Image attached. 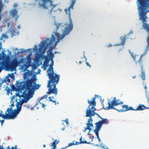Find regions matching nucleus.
<instances>
[{
	"label": "nucleus",
	"mask_w": 149,
	"mask_h": 149,
	"mask_svg": "<svg viewBox=\"0 0 149 149\" xmlns=\"http://www.w3.org/2000/svg\"><path fill=\"white\" fill-rule=\"evenodd\" d=\"M136 4L139 17V19L142 21L143 23L142 28L146 30L148 36L146 41L147 42V48L149 46V24H147V19L148 17L147 14L149 12V0H137Z\"/></svg>",
	"instance_id": "f257e3e1"
},
{
	"label": "nucleus",
	"mask_w": 149,
	"mask_h": 149,
	"mask_svg": "<svg viewBox=\"0 0 149 149\" xmlns=\"http://www.w3.org/2000/svg\"><path fill=\"white\" fill-rule=\"evenodd\" d=\"M76 1V0H71V4L70 6L68 8H66L64 10L66 14L68 15L69 22L68 24H65L66 26L65 28L64 31H63L62 34L61 35H60V34L56 32L55 33V35L57 38L56 42L54 45L55 46L56 45L57 43L59 42L61 39L64 38L66 35L68 34L73 29V25L70 16V10L71 8L73 9L74 6Z\"/></svg>",
	"instance_id": "f03ea898"
},
{
	"label": "nucleus",
	"mask_w": 149,
	"mask_h": 149,
	"mask_svg": "<svg viewBox=\"0 0 149 149\" xmlns=\"http://www.w3.org/2000/svg\"><path fill=\"white\" fill-rule=\"evenodd\" d=\"M40 86L39 85H37L33 79H28L23 82V86L21 87L22 88H25L23 95L26 102L33 97L35 90L38 89Z\"/></svg>",
	"instance_id": "7ed1b4c3"
},
{
	"label": "nucleus",
	"mask_w": 149,
	"mask_h": 149,
	"mask_svg": "<svg viewBox=\"0 0 149 149\" xmlns=\"http://www.w3.org/2000/svg\"><path fill=\"white\" fill-rule=\"evenodd\" d=\"M6 54L3 51L2 52V54H0V60H2V62L0 63V72L3 70L12 71L22 62L21 59L18 61L17 58H14L11 62L6 60Z\"/></svg>",
	"instance_id": "20e7f679"
},
{
	"label": "nucleus",
	"mask_w": 149,
	"mask_h": 149,
	"mask_svg": "<svg viewBox=\"0 0 149 149\" xmlns=\"http://www.w3.org/2000/svg\"><path fill=\"white\" fill-rule=\"evenodd\" d=\"M47 72L49 79L47 86L49 88L48 91L47 92V94H52L56 95L57 93L58 90L56 88V85L59 81L60 76L54 73V71H47Z\"/></svg>",
	"instance_id": "39448f33"
},
{
	"label": "nucleus",
	"mask_w": 149,
	"mask_h": 149,
	"mask_svg": "<svg viewBox=\"0 0 149 149\" xmlns=\"http://www.w3.org/2000/svg\"><path fill=\"white\" fill-rule=\"evenodd\" d=\"M109 100L108 102V106H105L103 104V108L106 110H109L111 109H114L117 110L119 112H123L129 110H133V108L132 107H129L127 105H123L121 106L122 109H116L114 108V107L118 106L119 105L122 104L123 102L120 101L119 100L116 99V97H114L112 101H110Z\"/></svg>",
	"instance_id": "423d86ee"
},
{
	"label": "nucleus",
	"mask_w": 149,
	"mask_h": 149,
	"mask_svg": "<svg viewBox=\"0 0 149 149\" xmlns=\"http://www.w3.org/2000/svg\"><path fill=\"white\" fill-rule=\"evenodd\" d=\"M38 1L39 7L47 10V13H52L53 11L56 12L58 10L61 11V9L56 8L57 4L53 3V1L52 0H35L36 2Z\"/></svg>",
	"instance_id": "0eeeda50"
},
{
	"label": "nucleus",
	"mask_w": 149,
	"mask_h": 149,
	"mask_svg": "<svg viewBox=\"0 0 149 149\" xmlns=\"http://www.w3.org/2000/svg\"><path fill=\"white\" fill-rule=\"evenodd\" d=\"M27 102L24 99L21 101L17 103L16 109L13 110L12 107L8 108L5 112L6 114L8 116V119H14L16 118L17 115L19 113L21 109L22 105L24 102Z\"/></svg>",
	"instance_id": "6e6552de"
},
{
	"label": "nucleus",
	"mask_w": 149,
	"mask_h": 149,
	"mask_svg": "<svg viewBox=\"0 0 149 149\" xmlns=\"http://www.w3.org/2000/svg\"><path fill=\"white\" fill-rule=\"evenodd\" d=\"M56 38L52 35L50 39L49 38H46L45 41H42L40 43L39 50L40 52L44 53L47 49L49 47L50 45H51L53 43L55 42Z\"/></svg>",
	"instance_id": "1a4fd4ad"
},
{
	"label": "nucleus",
	"mask_w": 149,
	"mask_h": 149,
	"mask_svg": "<svg viewBox=\"0 0 149 149\" xmlns=\"http://www.w3.org/2000/svg\"><path fill=\"white\" fill-rule=\"evenodd\" d=\"M97 95H95V97L92 98V101H91L89 100H88V103L89 104L88 106V109L86 110V114L87 113V111L89 110H90L91 111H92V110H93V109H96V108L95 107L96 105L95 100L97 97Z\"/></svg>",
	"instance_id": "9d476101"
},
{
	"label": "nucleus",
	"mask_w": 149,
	"mask_h": 149,
	"mask_svg": "<svg viewBox=\"0 0 149 149\" xmlns=\"http://www.w3.org/2000/svg\"><path fill=\"white\" fill-rule=\"evenodd\" d=\"M96 110V109H93V110L91 111L90 110H89L87 111V113L86 114L85 116L86 117H89V119H91V122H92L93 119L92 118V116H94L95 115L97 116L98 118H100L101 119L102 117L100 116V115L98 113H96L94 111Z\"/></svg>",
	"instance_id": "9b49d317"
},
{
	"label": "nucleus",
	"mask_w": 149,
	"mask_h": 149,
	"mask_svg": "<svg viewBox=\"0 0 149 149\" xmlns=\"http://www.w3.org/2000/svg\"><path fill=\"white\" fill-rule=\"evenodd\" d=\"M131 55L134 60L135 61L136 63L137 61L140 64H142V56L134 55L133 53H131Z\"/></svg>",
	"instance_id": "f8f14e48"
},
{
	"label": "nucleus",
	"mask_w": 149,
	"mask_h": 149,
	"mask_svg": "<svg viewBox=\"0 0 149 149\" xmlns=\"http://www.w3.org/2000/svg\"><path fill=\"white\" fill-rule=\"evenodd\" d=\"M82 137H81L80 138V142H76L75 143H74V142L75 141H73L72 143H70L69 144L68 146H67L66 147H67L68 146H71L73 145H78L80 144H81V143H87V144H90V143L89 142H87V141H82Z\"/></svg>",
	"instance_id": "ddd939ff"
},
{
	"label": "nucleus",
	"mask_w": 149,
	"mask_h": 149,
	"mask_svg": "<svg viewBox=\"0 0 149 149\" xmlns=\"http://www.w3.org/2000/svg\"><path fill=\"white\" fill-rule=\"evenodd\" d=\"M18 13L17 10L16 9H13L10 11V14L12 17H15V21H17V19L19 17V15L17 14Z\"/></svg>",
	"instance_id": "4468645a"
},
{
	"label": "nucleus",
	"mask_w": 149,
	"mask_h": 149,
	"mask_svg": "<svg viewBox=\"0 0 149 149\" xmlns=\"http://www.w3.org/2000/svg\"><path fill=\"white\" fill-rule=\"evenodd\" d=\"M91 119H88V123H86V127H85L84 130L83 131L84 132H86L87 130H88L90 131L91 130V127L93 126L92 123L91 122Z\"/></svg>",
	"instance_id": "2eb2a0df"
},
{
	"label": "nucleus",
	"mask_w": 149,
	"mask_h": 149,
	"mask_svg": "<svg viewBox=\"0 0 149 149\" xmlns=\"http://www.w3.org/2000/svg\"><path fill=\"white\" fill-rule=\"evenodd\" d=\"M147 103L149 105V107H146L143 104H140L136 109L133 108V110L134 111H142L146 109H149V102H148V100Z\"/></svg>",
	"instance_id": "dca6fc26"
},
{
	"label": "nucleus",
	"mask_w": 149,
	"mask_h": 149,
	"mask_svg": "<svg viewBox=\"0 0 149 149\" xmlns=\"http://www.w3.org/2000/svg\"><path fill=\"white\" fill-rule=\"evenodd\" d=\"M126 35H125L124 36H121L120 37L121 40V42L120 44H117L116 45V46H119L120 45H125L126 40Z\"/></svg>",
	"instance_id": "f3484780"
},
{
	"label": "nucleus",
	"mask_w": 149,
	"mask_h": 149,
	"mask_svg": "<svg viewBox=\"0 0 149 149\" xmlns=\"http://www.w3.org/2000/svg\"><path fill=\"white\" fill-rule=\"evenodd\" d=\"M95 124L96 125L95 128L94 130L100 131L101 127L102 126V123L101 122V120L98 121L95 123Z\"/></svg>",
	"instance_id": "a211bd4d"
},
{
	"label": "nucleus",
	"mask_w": 149,
	"mask_h": 149,
	"mask_svg": "<svg viewBox=\"0 0 149 149\" xmlns=\"http://www.w3.org/2000/svg\"><path fill=\"white\" fill-rule=\"evenodd\" d=\"M59 142V140L58 139H55L52 143L50 146L52 149H55L56 148V145Z\"/></svg>",
	"instance_id": "6ab92c4d"
},
{
	"label": "nucleus",
	"mask_w": 149,
	"mask_h": 149,
	"mask_svg": "<svg viewBox=\"0 0 149 149\" xmlns=\"http://www.w3.org/2000/svg\"><path fill=\"white\" fill-rule=\"evenodd\" d=\"M51 63L50 64L49 68L48 69L47 71H54L53 68V66L54 65V62L53 59H51Z\"/></svg>",
	"instance_id": "aec40b11"
},
{
	"label": "nucleus",
	"mask_w": 149,
	"mask_h": 149,
	"mask_svg": "<svg viewBox=\"0 0 149 149\" xmlns=\"http://www.w3.org/2000/svg\"><path fill=\"white\" fill-rule=\"evenodd\" d=\"M141 67V79L143 80H144L145 79V73L144 70H143V65L142 64H140Z\"/></svg>",
	"instance_id": "412c9836"
},
{
	"label": "nucleus",
	"mask_w": 149,
	"mask_h": 149,
	"mask_svg": "<svg viewBox=\"0 0 149 149\" xmlns=\"http://www.w3.org/2000/svg\"><path fill=\"white\" fill-rule=\"evenodd\" d=\"M144 88L145 89V93L146 95V97L147 98V100L149 102V94L148 93L147 90V86L146 85H144Z\"/></svg>",
	"instance_id": "4be33fe9"
},
{
	"label": "nucleus",
	"mask_w": 149,
	"mask_h": 149,
	"mask_svg": "<svg viewBox=\"0 0 149 149\" xmlns=\"http://www.w3.org/2000/svg\"><path fill=\"white\" fill-rule=\"evenodd\" d=\"M49 60V59L47 58H45L43 64L45 67H47L49 66L48 63Z\"/></svg>",
	"instance_id": "5701e85b"
},
{
	"label": "nucleus",
	"mask_w": 149,
	"mask_h": 149,
	"mask_svg": "<svg viewBox=\"0 0 149 149\" xmlns=\"http://www.w3.org/2000/svg\"><path fill=\"white\" fill-rule=\"evenodd\" d=\"M102 120H101V122L102 123V124H107L109 123L108 120L107 119H104L102 118Z\"/></svg>",
	"instance_id": "b1692460"
},
{
	"label": "nucleus",
	"mask_w": 149,
	"mask_h": 149,
	"mask_svg": "<svg viewBox=\"0 0 149 149\" xmlns=\"http://www.w3.org/2000/svg\"><path fill=\"white\" fill-rule=\"evenodd\" d=\"M1 81H3V83L4 82L6 83L7 82L8 83L10 82V79L9 78V77H5V79H3V80H2Z\"/></svg>",
	"instance_id": "393cba45"
},
{
	"label": "nucleus",
	"mask_w": 149,
	"mask_h": 149,
	"mask_svg": "<svg viewBox=\"0 0 149 149\" xmlns=\"http://www.w3.org/2000/svg\"><path fill=\"white\" fill-rule=\"evenodd\" d=\"M49 101L51 102H52L54 103L55 105H56V104H59V103L58 102H57V103H56V101L55 100H53L52 99H54V97H49Z\"/></svg>",
	"instance_id": "a878e982"
},
{
	"label": "nucleus",
	"mask_w": 149,
	"mask_h": 149,
	"mask_svg": "<svg viewBox=\"0 0 149 149\" xmlns=\"http://www.w3.org/2000/svg\"><path fill=\"white\" fill-rule=\"evenodd\" d=\"M49 60H51L54 57V53H52V52H51L49 54Z\"/></svg>",
	"instance_id": "bb28decb"
},
{
	"label": "nucleus",
	"mask_w": 149,
	"mask_h": 149,
	"mask_svg": "<svg viewBox=\"0 0 149 149\" xmlns=\"http://www.w3.org/2000/svg\"><path fill=\"white\" fill-rule=\"evenodd\" d=\"M62 24L61 23H56L55 24V25L56 26V29L57 30L60 27L62 28V25H61Z\"/></svg>",
	"instance_id": "cd10ccee"
},
{
	"label": "nucleus",
	"mask_w": 149,
	"mask_h": 149,
	"mask_svg": "<svg viewBox=\"0 0 149 149\" xmlns=\"http://www.w3.org/2000/svg\"><path fill=\"white\" fill-rule=\"evenodd\" d=\"M99 131L94 130V132L95 133V135L97 136V138L98 139L99 138Z\"/></svg>",
	"instance_id": "c85d7f7f"
},
{
	"label": "nucleus",
	"mask_w": 149,
	"mask_h": 149,
	"mask_svg": "<svg viewBox=\"0 0 149 149\" xmlns=\"http://www.w3.org/2000/svg\"><path fill=\"white\" fill-rule=\"evenodd\" d=\"M47 97V95H44L43 96L41 97L40 99L39 100V102L40 103V104H41V103L40 102V101L41 100L43 99H45V98H46Z\"/></svg>",
	"instance_id": "c756f323"
},
{
	"label": "nucleus",
	"mask_w": 149,
	"mask_h": 149,
	"mask_svg": "<svg viewBox=\"0 0 149 149\" xmlns=\"http://www.w3.org/2000/svg\"><path fill=\"white\" fill-rule=\"evenodd\" d=\"M11 88L13 90L16 91L17 90L16 88L13 84H12V85L11 86Z\"/></svg>",
	"instance_id": "7c9ffc66"
},
{
	"label": "nucleus",
	"mask_w": 149,
	"mask_h": 149,
	"mask_svg": "<svg viewBox=\"0 0 149 149\" xmlns=\"http://www.w3.org/2000/svg\"><path fill=\"white\" fill-rule=\"evenodd\" d=\"M8 75L9 77H10L11 78L13 79H15V77H14V75L13 74H9Z\"/></svg>",
	"instance_id": "2f4dec72"
},
{
	"label": "nucleus",
	"mask_w": 149,
	"mask_h": 149,
	"mask_svg": "<svg viewBox=\"0 0 149 149\" xmlns=\"http://www.w3.org/2000/svg\"><path fill=\"white\" fill-rule=\"evenodd\" d=\"M3 37H4L5 38H8V36L6 34H3L2 35V36L1 38V39Z\"/></svg>",
	"instance_id": "473e14b6"
},
{
	"label": "nucleus",
	"mask_w": 149,
	"mask_h": 149,
	"mask_svg": "<svg viewBox=\"0 0 149 149\" xmlns=\"http://www.w3.org/2000/svg\"><path fill=\"white\" fill-rule=\"evenodd\" d=\"M32 54V52H31L30 53V55H28L27 56V57H28V60H29V61H31V58L30 57V55H31Z\"/></svg>",
	"instance_id": "72a5a7b5"
},
{
	"label": "nucleus",
	"mask_w": 149,
	"mask_h": 149,
	"mask_svg": "<svg viewBox=\"0 0 149 149\" xmlns=\"http://www.w3.org/2000/svg\"><path fill=\"white\" fill-rule=\"evenodd\" d=\"M64 121L66 122V124L68 125V124L69 122L68 121V118L66 119L65 120H64Z\"/></svg>",
	"instance_id": "f704fd0d"
},
{
	"label": "nucleus",
	"mask_w": 149,
	"mask_h": 149,
	"mask_svg": "<svg viewBox=\"0 0 149 149\" xmlns=\"http://www.w3.org/2000/svg\"><path fill=\"white\" fill-rule=\"evenodd\" d=\"M14 148L13 147H12L11 148H10L9 146H8L7 148V149H14Z\"/></svg>",
	"instance_id": "c9c22d12"
},
{
	"label": "nucleus",
	"mask_w": 149,
	"mask_h": 149,
	"mask_svg": "<svg viewBox=\"0 0 149 149\" xmlns=\"http://www.w3.org/2000/svg\"><path fill=\"white\" fill-rule=\"evenodd\" d=\"M86 65L87 66H88L90 68L91 67V65H90L88 62H87L86 61Z\"/></svg>",
	"instance_id": "e433bc0d"
},
{
	"label": "nucleus",
	"mask_w": 149,
	"mask_h": 149,
	"mask_svg": "<svg viewBox=\"0 0 149 149\" xmlns=\"http://www.w3.org/2000/svg\"><path fill=\"white\" fill-rule=\"evenodd\" d=\"M0 121L1 122V125H2L3 123H4V120H0Z\"/></svg>",
	"instance_id": "4c0bfd02"
},
{
	"label": "nucleus",
	"mask_w": 149,
	"mask_h": 149,
	"mask_svg": "<svg viewBox=\"0 0 149 149\" xmlns=\"http://www.w3.org/2000/svg\"><path fill=\"white\" fill-rule=\"evenodd\" d=\"M14 107V103H13L11 105V106H10V107Z\"/></svg>",
	"instance_id": "58836bf2"
},
{
	"label": "nucleus",
	"mask_w": 149,
	"mask_h": 149,
	"mask_svg": "<svg viewBox=\"0 0 149 149\" xmlns=\"http://www.w3.org/2000/svg\"><path fill=\"white\" fill-rule=\"evenodd\" d=\"M41 104H42V107L43 108H44V107L45 106V105L44 104H42V103H41Z\"/></svg>",
	"instance_id": "ea45409f"
},
{
	"label": "nucleus",
	"mask_w": 149,
	"mask_h": 149,
	"mask_svg": "<svg viewBox=\"0 0 149 149\" xmlns=\"http://www.w3.org/2000/svg\"><path fill=\"white\" fill-rule=\"evenodd\" d=\"M112 46V45L111 44H110L107 46V47H111Z\"/></svg>",
	"instance_id": "a19ab883"
},
{
	"label": "nucleus",
	"mask_w": 149,
	"mask_h": 149,
	"mask_svg": "<svg viewBox=\"0 0 149 149\" xmlns=\"http://www.w3.org/2000/svg\"><path fill=\"white\" fill-rule=\"evenodd\" d=\"M103 148L104 149H109L106 146H103Z\"/></svg>",
	"instance_id": "79ce46f5"
},
{
	"label": "nucleus",
	"mask_w": 149,
	"mask_h": 149,
	"mask_svg": "<svg viewBox=\"0 0 149 149\" xmlns=\"http://www.w3.org/2000/svg\"><path fill=\"white\" fill-rule=\"evenodd\" d=\"M98 141H99V142H101V139H100V138H98Z\"/></svg>",
	"instance_id": "37998d69"
},
{
	"label": "nucleus",
	"mask_w": 149,
	"mask_h": 149,
	"mask_svg": "<svg viewBox=\"0 0 149 149\" xmlns=\"http://www.w3.org/2000/svg\"><path fill=\"white\" fill-rule=\"evenodd\" d=\"M66 148V147H63V148H61L60 149H65Z\"/></svg>",
	"instance_id": "c03bdc74"
},
{
	"label": "nucleus",
	"mask_w": 149,
	"mask_h": 149,
	"mask_svg": "<svg viewBox=\"0 0 149 149\" xmlns=\"http://www.w3.org/2000/svg\"><path fill=\"white\" fill-rule=\"evenodd\" d=\"M43 146L44 148H45L46 147V145L45 144L43 145Z\"/></svg>",
	"instance_id": "a18cd8bd"
},
{
	"label": "nucleus",
	"mask_w": 149,
	"mask_h": 149,
	"mask_svg": "<svg viewBox=\"0 0 149 149\" xmlns=\"http://www.w3.org/2000/svg\"><path fill=\"white\" fill-rule=\"evenodd\" d=\"M82 63V62L81 61H80L79 62V63H80V64H81Z\"/></svg>",
	"instance_id": "49530a36"
},
{
	"label": "nucleus",
	"mask_w": 149,
	"mask_h": 149,
	"mask_svg": "<svg viewBox=\"0 0 149 149\" xmlns=\"http://www.w3.org/2000/svg\"><path fill=\"white\" fill-rule=\"evenodd\" d=\"M17 95L18 96H19V97H20V95H19V94H17Z\"/></svg>",
	"instance_id": "de8ad7c7"
},
{
	"label": "nucleus",
	"mask_w": 149,
	"mask_h": 149,
	"mask_svg": "<svg viewBox=\"0 0 149 149\" xmlns=\"http://www.w3.org/2000/svg\"><path fill=\"white\" fill-rule=\"evenodd\" d=\"M15 149H17V147H16V146H15Z\"/></svg>",
	"instance_id": "09e8293b"
},
{
	"label": "nucleus",
	"mask_w": 149,
	"mask_h": 149,
	"mask_svg": "<svg viewBox=\"0 0 149 149\" xmlns=\"http://www.w3.org/2000/svg\"><path fill=\"white\" fill-rule=\"evenodd\" d=\"M64 129H65L64 128H62V130H64Z\"/></svg>",
	"instance_id": "8fccbe9b"
},
{
	"label": "nucleus",
	"mask_w": 149,
	"mask_h": 149,
	"mask_svg": "<svg viewBox=\"0 0 149 149\" xmlns=\"http://www.w3.org/2000/svg\"><path fill=\"white\" fill-rule=\"evenodd\" d=\"M25 52V50H24L22 52V53H24V52Z\"/></svg>",
	"instance_id": "3c124183"
},
{
	"label": "nucleus",
	"mask_w": 149,
	"mask_h": 149,
	"mask_svg": "<svg viewBox=\"0 0 149 149\" xmlns=\"http://www.w3.org/2000/svg\"><path fill=\"white\" fill-rule=\"evenodd\" d=\"M135 77H136V76H135L134 77H132V78H135Z\"/></svg>",
	"instance_id": "603ef678"
},
{
	"label": "nucleus",
	"mask_w": 149,
	"mask_h": 149,
	"mask_svg": "<svg viewBox=\"0 0 149 149\" xmlns=\"http://www.w3.org/2000/svg\"><path fill=\"white\" fill-rule=\"evenodd\" d=\"M18 29H19V28H20V26H18Z\"/></svg>",
	"instance_id": "864d4df0"
},
{
	"label": "nucleus",
	"mask_w": 149,
	"mask_h": 149,
	"mask_svg": "<svg viewBox=\"0 0 149 149\" xmlns=\"http://www.w3.org/2000/svg\"><path fill=\"white\" fill-rule=\"evenodd\" d=\"M27 106V108H29V107H28V106Z\"/></svg>",
	"instance_id": "5fc2aeb1"
},
{
	"label": "nucleus",
	"mask_w": 149,
	"mask_h": 149,
	"mask_svg": "<svg viewBox=\"0 0 149 149\" xmlns=\"http://www.w3.org/2000/svg\"><path fill=\"white\" fill-rule=\"evenodd\" d=\"M96 146H98V145L97 144V145H96Z\"/></svg>",
	"instance_id": "6e6d98bb"
},
{
	"label": "nucleus",
	"mask_w": 149,
	"mask_h": 149,
	"mask_svg": "<svg viewBox=\"0 0 149 149\" xmlns=\"http://www.w3.org/2000/svg\"><path fill=\"white\" fill-rule=\"evenodd\" d=\"M130 33H129L128 34V35H129Z\"/></svg>",
	"instance_id": "4d7b16f0"
},
{
	"label": "nucleus",
	"mask_w": 149,
	"mask_h": 149,
	"mask_svg": "<svg viewBox=\"0 0 149 149\" xmlns=\"http://www.w3.org/2000/svg\"><path fill=\"white\" fill-rule=\"evenodd\" d=\"M35 47H36V45H35Z\"/></svg>",
	"instance_id": "13d9d810"
}]
</instances>
